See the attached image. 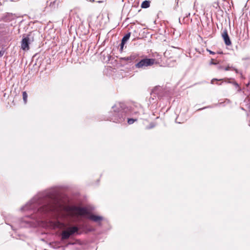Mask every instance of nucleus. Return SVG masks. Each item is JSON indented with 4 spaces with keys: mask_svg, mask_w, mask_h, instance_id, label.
Here are the masks:
<instances>
[{
    "mask_svg": "<svg viewBox=\"0 0 250 250\" xmlns=\"http://www.w3.org/2000/svg\"><path fill=\"white\" fill-rule=\"evenodd\" d=\"M56 193L54 190L40 193L35 196L21 210L33 211L30 215L27 216L32 219L38 220L42 215L56 209Z\"/></svg>",
    "mask_w": 250,
    "mask_h": 250,
    "instance_id": "nucleus-1",
    "label": "nucleus"
},
{
    "mask_svg": "<svg viewBox=\"0 0 250 250\" xmlns=\"http://www.w3.org/2000/svg\"><path fill=\"white\" fill-rule=\"evenodd\" d=\"M125 107L123 103H118L113 106L112 110L109 113V120L117 123L123 122L125 116Z\"/></svg>",
    "mask_w": 250,
    "mask_h": 250,
    "instance_id": "nucleus-2",
    "label": "nucleus"
},
{
    "mask_svg": "<svg viewBox=\"0 0 250 250\" xmlns=\"http://www.w3.org/2000/svg\"><path fill=\"white\" fill-rule=\"evenodd\" d=\"M72 211L76 215H87V218L95 222H98L103 220V217L93 214H89L87 209L85 208L74 207L72 208Z\"/></svg>",
    "mask_w": 250,
    "mask_h": 250,
    "instance_id": "nucleus-3",
    "label": "nucleus"
},
{
    "mask_svg": "<svg viewBox=\"0 0 250 250\" xmlns=\"http://www.w3.org/2000/svg\"><path fill=\"white\" fill-rule=\"evenodd\" d=\"M34 41V35L30 32L27 35H24L21 42V49L24 51L29 50V45Z\"/></svg>",
    "mask_w": 250,
    "mask_h": 250,
    "instance_id": "nucleus-4",
    "label": "nucleus"
},
{
    "mask_svg": "<svg viewBox=\"0 0 250 250\" xmlns=\"http://www.w3.org/2000/svg\"><path fill=\"white\" fill-rule=\"evenodd\" d=\"M159 63L155 59H144L141 60L135 64V66L137 68H145L146 67L152 66L154 64Z\"/></svg>",
    "mask_w": 250,
    "mask_h": 250,
    "instance_id": "nucleus-5",
    "label": "nucleus"
},
{
    "mask_svg": "<svg viewBox=\"0 0 250 250\" xmlns=\"http://www.w3.org/2000/svg\"><path fill=\"white\" fill-rule=\"evenodd\" d=\"M78 231V228L77 227H72L68 228L67 230H64L62 233V239H67L70 235H73Z\"/></svg>",
    "mask_w": 250,
    "mask_h": 250,
    "instance_id": "nucleus-6",
    "label": "nucleus"
},
{
    "mask_svg": "<svg viewBox=\"0 0 250 250\" xmlns=\"http://www.w3.org/2000/svg\"><path fill=\"white\" fill-rule=\"evenodd\" d=\"M17 18L15 14L12 13H5L0 18V20L4 22H9L14 21Z\"/></svg>",
    "mask_w": 250,
    "mask_h": 250,
    "instance_id": "nucleus-7",
    "label": "nucleus"
},
{
    "mask_svg": "<svg viewBox=\"0 0 250 250\" xmlns=\"http://www.w3.org/2000/svg\"><path fill=\"white\" fill-rule=\"evenodd\" d=\"M138 57V55L137 54L132 53L129 56L122 58L121 60L128 62H131L135 60H137Z\"/></svg>",
    "mask_w": 250,
    "mask_h": 250,
    "instance_id": "nucleus-8",
    "label": "nucleus"
},
{
    "mask_svg": "<svg viewBox=\"0 0 250 250\" xmlns=\"http://www.w3.org/2000/svg\"><path fill=\"white\" fill-rule=\"evenodd\" d=\"M222 37L226 45L229 46L231 44V42L226 30L222 33Z\"/></svg>",
    "mask_w": 250,
    "mask_h": 250,
    "instance_id": "nucleus-9",
    "label": "nucleus"
},
{
    "mask_svg": "<svg viewBox=\"0 0 250 250\" xmlns=\"http://www.w3.org/2000/svg\"><path fill=\"white\" fill-rule=\"evenodd\" d=\"M150 1L149 0H145L141 4L142 8H147L150 6Z\"/></svg>",
    "mask_w": 250,
    "mask_h": 250,
    "instance_id": "nucleus-10",
    "label": "nucleus"
},
{
    "mask_svg": "<svg viewBox=\"0 0 250 250\" xmlns=\"http://www.w3.org/2000/svg\"><path fill=\"white\" fill-rule=\"evenodd\" d=\"M130 36V33H128L123 38L122 41L125 43L127 41Z\"/></svg>",
    "mask_w": 250,
    "mask_h": 250,
    "instance_id": "nucleus-11",
    "label": "nucleus"
},
{
    "mask_svg": "<svg viewBox=\"0 0 250 250\" xmlns=\"http://www.w3.org/2000/svg\"><path fill=\"white\" fill-rule=\"evenodd\" d=\"M22 97L24 103L26 104L27 100V94L25 91L22 92Z\"/></svg>",
    "mask_w": 250,
    "mask_h": 250,
    "instance_id": "nucleus-12",
    "label": "nucleus"
},
{
    "mask_svg": "<svg viewBox=\"0 0 250 250\" xmlns=\"http://www.w3.org/2000/svg\"><path fill=\"white\" fill-rule=\"evenodd\" d=\"M229 83H232L234 85L236 86V88H238V91H240L241 90L240 88L239 87V84L236 82H231L230 81L228 82Z\"/></svg>",
    "mask_w": 250,
    "mask_h": 250,
    "instance_id": "nucleus-13",
    "label": "nucleus"
},
{
    "mask_svg": "<svg viewBox=\"0 0 250 250\" xmlns=\"http://www.w3.org/2000/svg\"><path fill=\"white\" fill-rule=\"evenodd\" d=\"M219 1H215V2H214L213 3H212V6L213 7L215 8L216 9L218 8L219 7Z\"/></svg>",
    "mask_w": 250,
    "mask_h": 250,
    "instance_id": "nucleus-14",
    "label": "nucleus"
},
{
    "mask_svg": "<svg viewBox=\"0 0 250 250\" xmlns=\"http://www.w3.org/2000/svg\"><path fill=\"white\" fill-rule=\"evenodd\" d=\"M137 119H128L127 122L129 125L132 124L135 121H136Z\"/></svg>",
    "mask_w": 250,
    "mask_h": 250,
    "instance_id": "nucleus-15",
    "label": "nucleus"
},
{
    "mask_svg": "<svg viewBox=\"0 0 250 250\" xmlns=\"http://www.w3.org/2000/svg\"><path fill=\"white\" fill-rule=\"evenodd\" d=\"M125 42H123L122 41L121 43V44H120V49H121V51H122V50H123V48H124V45H125Z\"/></svg>",
    "mask_w": 250,
    "mask_h": 250,
    "instance_id": "nucleus-16",
    "label": "nucleus"
},
{
    "mask_svg": "<svg viewBox=\"0 0 250 250\" xmlns=\"http://www.w3.org/2000/svg\"><path fill=\"white\" fill-rule=\"evenodd\" d=\"M223 80V79H220V80H218V79H213L211 81V84H214V81H222Z\"/></svg>",
    "mask_w": 250,
    "mask_h": 250,
    "instance_id": "nucleus-17",
    "label": "nucleus"
},
{
    "mask_svg": "<svg viewBox=\"0 0 250 250\" xmlns=\"http://www.w3.org/2000/svg\"><path fill=\"white\" fill-rule=\"evenodd\" d=\"M5 24L4 23H1L0 24V30L3 29L5 28Z\"/></svg>",
    "mask_w": 250,
    "mask_h": 250,
    "instance_id": "nucleus-18",
    "label": "nucleus"
},
{
    "mask_svg": "<svg viewBox=\"0 0 250 250\" xmlns=\"http://www.w3.org/2000/svg\"><path fill=\"white\" fill-rule=\"evenodd\" d=\"M4 51L1 50L0 51V58H1L4 54Z\"/></svg>",
    "mask_w": 250,
    "mask_h": 250,
    "instance_id": "nucleus-19",
    "label": "nucleus"
},
{
    "mask_svg": "<svg viewBox=\"0 0 250 250\" xmlns=\"http://www.w3.org/2000/svg\"><path fill=\"white\" fill-rule=\"evenodd\" d=\"M207 51L210 54H212V55L215 54V52H214L210 50L207 49Z\"/></svg>",
    "mask_w": 250,
    "mask_h": 250,
    "instance_id": "nucleus-20",
    "label": "nucleus"
},
{
    "mask_svg": "<svg viewBox=\"0 0 250 250\" xmlns=\"http://www.w3.org/2000/svg\"><path fill=\"white\" fill-rule=\"evenodd\" d=\"M230 69V67L229 66H227L225 68V71H228Z\"/></svg>",
    "mask_w": 250,
    "mask_h": 250,
    "instance_id": "nucleus-21",
    "label": "nucleus"
},
{
    "mask_svg": "<svg viewBox=\"0 0 250 250\" xmlns=\"http://www.w3.org/2000/svg\"><path fill=\"white\" fill-rule=\"evenodd\" d=\"M232 70H233L235 71V72H236V73H237V72H238V70H237V69H236V68H232Z\"/></svg>",
    "mask_w": 250,
    "mask_h": 250,
    "instance_id": "nucleus-22",
    "label": "nucleus"
}]
</instances>
